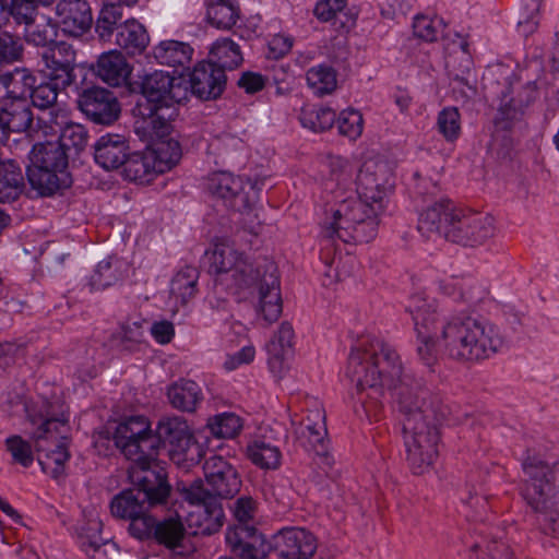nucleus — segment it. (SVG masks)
I'll use <instances>...</instances> for the list:
<instances>
[{"mask_svg": "<svg viewBox=\"0 0 559 559\" xmlns=\"http://www.w3.org/2000/svg\"><path fill=\"white\" fill-rule=\"evenodd\" d=\"M346 376L355 382L361 402L369 412L384 396V388L397 412L403 416V437L406 460L414 474L420 475L432 465L438 455L439 424L445 419L448 407L432 393L421 378L403 370L400 357L382 340L365 337L348 356Z\"/></svg>", "mask_w": 559, "mask_h": 559, "instance_id": "nucleus-1", "label": "nucleus"}, {"mask_svg": "<svg viewBox=\"0 0 559 559\" xmlns=\"http://www.w3.org/2000/svg\"><path fill=\"white\" fill-rule=\"evenodd\" d=\"M131 92L140 93L141 98L132 109L135 118V134L146 135L150 130L165 132L169 121L179 115V104L186 96L179 78L163 71L145 74L140 81L129 83Z\"/></svg>", "mask_w": 559, "mask_h": 559, "instance_id": "nucleus-2", "label": "nucleus"}, {"mask_svg": "<svg viewBox=\"0 0 559 559\" xmlns=\"http://www.w3.org/2000/svg\"><path fill=\"white\" fill-rule=\"evenodd\" d=\"M417 228L426 238L442 236L450 242L472 248L481 246L495 234L491 216L457 207L449 199L427 206L419 214Z\"/></svg>", "mask_w": 559, "mask_h": 559, "instance_id": "nucleus-3", "label": "nucleus"}, {"mask_svg": "<svg viewBox=\"0 0 559 559\" xmlns=\"http://www.w3.org/2000/svg\"><path fill=\"white\" fill-rule=\"evenodd\" d=\"M131 488L121 490L110 501V512L129 522L128 533L136 539L151 519L152 508L167 503L171 492L166 472L160 468L129 469Z\"/></svg>", "mask_w": 559, "mask_h": 559, "instance_id": "nucleus-4", "label": "nucleus"}, {"mask_svg": "<svg viewBox=\"0 0 559 559\" xmlns=\"http://www.w3.org/2000/svg\"><path fill=\"white\" fill-rule=\"evenodd\" d=\"M203 469L210 489L204 487L201 479H197L185 489V499L190 504L203 508L205 523L201 525V533L212 535L223 526L225 518L221 499L234 498L240 491L242 481L236 467L221 454L207 457Z\"/></svg>", "mask_w": 559, "mask_h": 559, "instance_id": "nucleus-5", "label": "nucleus"}, {"mask_svg": "<svg viewBox=\"0 0 559 559\" xmlns=\"http://www.w3.org/2000/svg\"><path fill=\"white\" fill-rule=\"evenodd\" d=\"M440 342L449 357L457 361L487 359L503 345V338L496 325L485 319L464 314L447 321Z\"/></svg>", "mask_w": 559, "mask_h": 559, "instance_id": "nucleus-6", "label": "nucleus"}, {"mask_svg": "<svg viewBox=\"0 0 559 559\" xmlns=\"http://www.w3.org/2000/svg\"><path fill=\"white\" fill-rule=\"evenodd\" d=\"M26 178L39 197L47 198L62 193L71 187L69 153L55 141L39 142L33 145L28 155Z\"/></svg>", "mask_w": 559, "mask_h": 559, "instance_id": "nucleus-7", "label": "nucleus"}, {"mask_svg": "<svg viewBox=\"0 0 559 559\" xmlns=\"http://www.w3.org/2000/svg\"><path fill=\"white\" fill-rule=\"evenodd\" d=\"M524 474L521 495L538 513L556 522L559 520V462L548 464L538 455L530 454L522 461Z\"/></svg>", "mask_w": 559, "mask_h": 559, "instance_id": "nucleus-8", "label": "nucleus"}, {"mask_svg": "<svg viewBox=\"0 0 559 559\" xmlns=\"http://www.w3.org/2000/svg\"><path fill=\"white\" fill-rule=\"evenodd\" d=\"M153 452L166 454L177 465L191 466L201 456V449L187 420L180 416H164L152 429Z\"/></svg>", "mask_w": 559, "mask_h": 559, "instance_id": "nucleus-9", "label": "nucleus"}, {"mask_svg": "<svg viewBox=\"0 0 559 559\" xmlns=\"http://www.w3.org/2000/svg\"><path fill=\"white\" fill-rule=\"evenodd\" d=\"M112 439L120 452L133 462L129 469L152 468V463L157 461L151 425L144 416H130L119 423Z\"/></svg>", "mask_w": 559, "mask_h": 559, "instance_id": "nucleus-10", "label": "nucleus"}, {"mask_svg": "<svg viewBox=\"0 0 559 559\" xmlns=\"http://www.w3.org/2000/svg\"><path fill=\"white\" fill-rule=\"evenodd\" d=\"M207 190L223 200L226 207L239 212H250L259 200L258 182L245 180L228 171H218L209 178Z\"/></svg>", "mask_w": 559, "mask_h": 559, "instance_id": "nucleus-11", "label": "nucleus"}, {"mask_svg": "<svg viewBox=\"0 0 559 559\" xmlns=\"http://www.w3.org/2000/svg\"><path fill=\"white\" fill-rule=\"evenodd\" d=\"M78 108L92 122L110 126L118 120L121 107L116 95L102 86L83 87L78 93Z\"/></svg>", "mask_w": 559, "mask_h": 559, "instance_id": "nucleus-12", "label": "nucleus"}, {"mask_svg": "<svg viewBox=\"0 0 559 559\" xmlns=\"http://www.w3.org/2000/svg\"><path fill=\"white\" fill-rule=\"evenodd\" d=\"M145 526V531H141L136 537L138 540L152 542L176 554L183 555L181 549L186 546L189 533L178 513L162 519L152 515Z\"/></svg>", "mask_w": 559, "mask_h": 559, "instance_id": "nucleus-13", "label": "nucleus"}, {"mask_svg": "<svg viewBox=\"0 0 559 559\" xmlns=\"http://www.w3.org/2000/svg\"><path fill=\"white\" fill-rule=\"evenodd\" d=\"M45 79L56 82L61 87L76 85V51L67 41L55 43L41 53Z\"/></svg>", "mask_w": 559, "mask_h": 559, "instance_id": "nucleus-14", "label": "nucleus"}, {"mask_svg": "<svg viewBox=\"0 0 559 559\" xmlns=\"http://www.w3.org/2000/svg\"><path fill=\"white\" fill-rule=\"evenodd\" d=\"M357 193L362 200L383 209V199L393 188V173L385 162L364 163L356 179Z\"/></svg>", "mask_w": 559, "mask_h": 559, "instance_id": "nucleus-15", "label": "nucleus"}, {"mask_svg": "<svg viewBox=\"0 0 559 559\" xmlns=\"http://www.w3.org/2000/svg\"><path fill=\"white\" fill-rule=\"evenodd\" d=\"M229 551L238 559H266L271 542L252 524H235L225 534Z\"/></svg>", "mask_w": 559, "mask_h": 559, "instance_id": "nucleus-16", "label": "nucleus"}, {"mask_svg": "<svg viewBox=\"0 0 559 559\" xmlns=\"http://www.w3.org/2000/svg\"><path fill=\"white\" fill-rule=\"evenodd\" d=\"M271 551L282 559H311L317 551V537L302 527H284L272 536Z\"/></svg>", "mask_w": 559, "mask_h": 559, "instance_id": "nucleus-17", "label": "nucleus"}, {"mask_svg": "<svg viewBox=\"0 0 559 559\" xmlns=\"http://www.w3.org/2000/svg\"><path fill=\"white\" fill-rule=\"evenodd\" d=\"M173 121L165 132L159 129L150 130L148 134H136L141 141L147 143V148L154 157V163L159 174H164L175 167L182 157L179 141L171 136L174 132Z\"/></svg>", "mask_w": 559, "mask_h": 559, "instance_id": "nucleus-18", "label": "nucleus"}, {"mask_svg": "<svg viewBox=\"0 0 559 559\" xmlns=\"http://www.w3.org/2000/svg\"><path fill=\"white\" fill-rule=\"evenodd\" d=\"M263 267L264 272L259 285L257 311L264 321L273 323L278 320L283 311L281 282L277 267L273 262H266Z\"/></svg>", "mask_w": 559, "mask_h": 559, "instance_id": "nucleus-19", "label": "nucleus"}, {"mask_svg": "<svg viewBox=\"0 0 559 559\" xmlns=\"http://www.w3.org/2000/svg\"><path fill=\"white\" fill-rule=\"evenodd\" d=\"M57 23L71 36L80 37L93 26V13L87 0H57Z\"/></svg>", "mask_w": 559, "mask_h": 559, "instance_id": "nucleus-20", "label": "nucleus"}, {"mask_svg": "<svg viewBox=\"0 0 559 559\" xmlns=\"http://www.w3.org/2000/svg\"><path fill=\"white\" fill-rule=\"evenodd\" d=\"M226 73L213 63L203 60L195 64L190 74V88L201 100L217 99L226 87Z\"/></svg>", "mask_w": 559, "mask_h": 559, "instance_id": "nucleus-21", "label": "nucleus"}, {"mask_svg": "<svg viewBox=\"0 0 559 559\" xmlns=\"http://www.w3.org/2000/svg\"><path fill=\"white\" fill-rule=\"evenodd\" d=\"M94 159L102 168L115 170L122 166L126 157L130 154V142L117 133H106L102 135L93 145Z\"/></svg>", "mask_w": 559, "mask_h": 559, "instance_id": "nucleus-22", "label": "nucleus"}, {"mask_svg": "<svg viewBox=\"0 0 559 559\" xmlns=\"http://www.w3.org/2000/svg\"><path fill=\"white\" fill-rule=\"evenodd\" d=\"M411 312L416 335L427 337H438L442 334V328L447 324L440 314L437 312L436 307L428 302L420 296H413L407 306Z\"/></svg>", "mask_w": 559, "mask_h": 559, "instance_id": "nucleus-23", "label": "nucleus"}, {"mask_svg": "<svg viewBox=\"0 0 559 559\" xmlns=\"http://www.w3.org/2000/svg\"><path fill=\"white\" fill-rule=\"evenodd\" d=\"M93 70L103 82L116 87L129 85L132 67L120 51L110 50L99 56Z\"/></svg>", "mask_w": 559, "mask_h": 559, "instance_id": "nucleus-24", "label": "nucleus"}, {"mask_svg": "<svg viewBox=\"0 0 559 559\" xmlns=\"http://www.w3.org/2000/svg\"><path fill=\"white\" fill-rule=\"evenodd\" d=\"M0 112L9 134L27 131L33 124V112L27 99L3 97L0 100Z\"/></svg>", "mask_w": 559, "mask_h": 559, "instance_id": "nucleus-25", "label": "nucleus"}, {"mask_svg": "<svg viewBox=\"0 0 559 559\" xmlns=\"http://www.w3.org/2000/svg\"><path fill=\"white\" fill-rule=\"evenodd\" d=\"M115 43L130 56L141 55L150 43L148 33L135 19H126L115 35Z\"/></svg>", "mask_w": 559, "mask_h": 559, "instance_id": "nucleus-26", "label": "nucleus"}, {"mask_svg": "<svg viewBox=\"0 0 559 559\" xmlns=\"http://www.w3.org/2000/svg\"><path fill=\"white\" fill-rule=\"evenodd\" d=\"M166 395L174 408L188 413L194 412L203 400L200 385L195 381L185 378L168 385Z\"/></svg>", "mask_w": 559, "mask_h": 559, "instance_id": "nucleus-27", "label": "nucleus"}, {"mask_svg": "<svg viewBox=\"0 0 559 559\" xmlns=\"http://www.w3.org/2000/svg\"><path fill=\"white\" fill-rule=\"evenodd\" d=\"M127 274V262L117 255H109L97 264L88 284L92 290H103L123 281Z\"/></svg>", "mask_w": 559, "mask_h": 559, "instance_id": "nucleus-28", "label": "nucleus"}, {"mask_svg": "<svg viewBox=\"0 0 559 559\" xmlns=\"http://www.w3.org/2000/svg\"><path fill=\"white\" fill-rule=\"evenodd\" d=\"M121 167H123L124 179L138 183H148L159 174L147 146L143 151L130 150Z\"/></svg>", "mask_w": 559, "mask_h": 559, "instance_id": "nucleus-29", "label": "nucleus"}, {"mask_svg": "<svg viewBox=\"0 0 559 559\" xmlns=\"http://www.w3.org/2000/svg\"><path fill=\"white\" fill-rule=\"evenodd\" d=\"M206 21L217 29L229 31L240 19L238 0H206Z\"/></svg>", "mask_w": 559, "mask_h": 559, "instance_id": "nucleus-30", "label": "nucleus"}, {"mask_svg": "<svg viewBox=\"0 0 559 559\" xmlns=\"http://www.w3.org/2000/svg\"><path fill=\"white\" fill-rule=\"evenodd\" d=\"M123 21V3L120 1L105 2L95 21V33L98 39L111 43Z\"/></svg>", "mask_w": 559, "mask_h": 559, "instance_id": "nucleus-31", "label": "nucleus"}, {"mask_svg": "<svg viewBox=\"0 0 559 559\" xmlns=\"http://www.w3.org/2000/svg\"><path fill=\"white\" fill-rule=\"evenodd\" d=\"M24 176L21 167L12 159H0V203H10L19 199L24 191Z\"/></svg>", "mask_w": 559, "mask_h": 559, "instance_id": "nucleus-32", "label": "nucleus"}, {"mask_svg": "<svg viewBox=\"0 0 559 559\" xmlns=\"http://www.w3.org/2000/svg\"><path fill=\"white\" fill-rule=\"evenodd\" d=\"M28 420L33 425H38L37 429L33 433L35 440V448L38 452L41 451L40 441L55 438L58 435L59 426H67L69 423L68 416L63 413L56 415L50 413L49 407L46 406L44 411L38 413H28Z\"/></svg>", "mask_w": 559, "mask_h": 559, "instance_id": "nucleus-33", "label": "nucleus"}, {"mask_svg": "<svg viewBox=\"0 0 559 559\" xmlns=\"http://www.w3.org/2000/svg\"><path fill=\"white\" fill-rule=\"evenodd\" d=\"M102 528V521L90 520L79 533V545L90 559H100V552H105L106 548L116 547L109 539L103 538Z\"/></svg>", "mask_w": 559, "mask_h": 559, "instance_id": "nucleus-34", "label": "nucleus"}, {"mask_svg": "<svg viewBox=\"0 0 559 559\" xmlns=\"http://www.w3.org/2000/svg\"><path fill=\"white\" fill-rule=\"evenodd\" d=\"M262 276L261 266L253 267L251 263L243 260L238 262V265L234 267L231 273H227V276L223 277V282L219 285H225L233 295H240L243 290L254 285L259 286Z\"/></svg>", "mask_w": 559, "mask_h": 559, "instance_id": "nucleus-35", "label": "nucleus"}, {"mask_svg": "<svg viewBox=\"0 0 559 559\" xmlns=\"http://www.w3.org/2000/svg\"><path fill=\"white\" fill-rule=\"evenodd\" d=\"M69 443L70 440L66 436H61L55 449L38 457L41 471L57 481L67 476L66 464L71 457Z\"/></svg>", "mask_w": 559, "mask_h": 559, "instance_id": "nucleus-36", "label": "nucleus"}, {"mask_svg": "<svg viewBox=\"0 0 559 559\" xmlns=\"http://www.w3.org/2000/svg\"><path fill=\"white\" fill-rule=\"evenodd\" d=\"M513 92L512 83L509 78L506 79V85L499 94L500 106L495 119L496 126L502 130H511L513 123L519 121L524 115V108L515 97H511Z\"/></svg>", "mask_w": 559, "mask_h": 559, "instance_id": "nucleus-37", "label": "nucleus"}, {"mask_svg": "<svg viewBox=\"0 0 559 559\" xmlns=\"http://www.w3.org/2000/svg\"><path fill=\"white\" fill-rule=\"evenodd\" d=\"M347 0H319L313 8V15L323 23L333 22L336 25L340 21L337 29L349 31L356 23L354 15L344 12Z\"/></svg>", "mask_w": 559, "mask_h": 559, "instance_id": "nucleus-38", "label": "nucleus"}, {"mask_svg": "<svg viewBox=\"0 0 559 559\" xmlns=\"http://www.w3.org/2000/svg\"><path fill=\"white\" fill-rule=\"evenodd\" d=\"M192 47L182 41L165 40L154 48V57L160 64L169 67H186L190 63Z\"/></svg>", "mask_w": 559, "mask_h": 559, "instance_id": "nucleus-39", "label": "nucleus"}, {"mask_svg": "<svg viewBox=\"0 0 559 559\" xmlns=\"http://www.w3.org/2000/svg\"><path fill=\"white\" fill-rule=\"evenodd\" d=\"M210 56L211 59L207 61L224 72L237 68L242 62L240 47L230 38L217 39L210 50Z\"/></svg>", "mask_w": 559, "mask_h": 559, "instance_id": "nucleus-40", "label": "nucleus"}, {"mask_svg": "<svg viewBox=\"0 0 559 559\" xmlns=\"http://www.w3.org/2000/svg\"><path fill=\"white\" fill-rule=\"evenodd\" d=\"M199 270L192 265H186L179 270L170 283V294L186 305L198 293Z\"/></svg>", "mask_w": 559, "mask_h": 559, "instance_id": "nucleus-41", "label": "nucleus"}, {"mask_svg": "<svg viewBox=\"0 0 559 559\" xmlns=\"http://www.w3.org/2000/svg\"><path fill=\"white\" fill-rule=\"evenodd\" d=\"M209 273L217 276L216 283L221 284L227 273H231L238 262L243 261L235 250L229 247H216L207 257Z\"/></svg>", "mask_w": 559, "mask_h": 559, "instance_id": "nucleus-42", "label": "nucleus"}, {"mask_svg": "<svg viewBox=\"0 0 559 559\" xmlns=\"http://www.w3.org/2000/svg\"><path fill=\"white\" fill-rule=\"evenodd\" d=\"M308 86L318 96L331 94L336 90V71L328 64H319L310 68L306 73Z\"/></svg>", "mask_w": 559, "mask_h": 559, "instance_id": "nucleus-43", "label": "nucleus"}, {"mask_svg": "<svg viewBox=\"0 0 559 559\" xmlns=\"http://www.w3.org/2000/svg\"><path fill=\"white\" fill-rule=\"evenodd\" d=\"M355 224L347 216H338L336 209L333 211L331 219L322 226L321 241L334 242L335 239L344 243H352Z\"/></svg>", "mask_w": 559, "mask_h": 559, "instance_id": "nucleus-44", "label": "nucleus"}, {"mask_svg": "<svg viewBox=\"0 0 559 559\" xmlns=\"http://www.w3.org/2000/svg\"><path fill=\"white\" fill-rule=\"evenodd\" d=\"M248 459L263 469H275L281 464V451L263 440H255L247 447Z\"/></svg>", "mask_w": 559, "mask_h": 559, "instance_id": "nucleus-45", "label": "nucleus"}, {"mask_svg": "<svg viewBox=\"0 0 559 559\" xmlns=\"http://www.w3.org/2000/svg\"><path fill=\"white\" fill-rule=\"evenodd\" d=\"M299 120L305 128L314 132H324L335 123L336 114L329 107H306L301 109Z\"/></svg>", "mask_w": 559, "mask_h": 559, "instance_id": "nucleus-46", "label": "nucleus"}, {"mask_svg": "<svg viewBox=\"0 0 559 559\" xmlns=\"http://www.w3.org/2000/svg\"><path fill=\"white\" fill-rule=\"evenodd\" d=\"M206 427L215 438L233 439L240 433L242 419L235 413L225 412L209 418Z\"/></svg>", "mask_w": 559, "mask_h": 559, "instance_id": "nucleus-47", "label": "nucleus"}, {"mask_svg": "<svg viewBox=\"0 0 559 559\" xmlns=\"http://www.w3.org/2000/svg\"><path fill=\"white\" fill-rule=\"evenodd\" d=\"M542 2L543 0H520L514 19L518 28L524 36H528L537 29Z\"/></svg>", "mask_w": 559, "mask_h": 559, "instance_id": "nucleus-48", "label": "nucleus"}, {"mask_svg": "<svg viewBox=\"0 0 559 559\" xmlns=\"http://www.w3.org/2000/svg\"><path fill=\"white\" fill-rule=\"evenodd\" d=\"M295 333L292 324L287 321L280 325L275 337L267 345L271 355L269 365L273 368L276 364H281L284 356L293 348Z\"/></svg>", "mask_w": 559, "mask_h": 559, "instance_id": "nucleus-49", "label": "nucleus"}, {"mask_svg": "<svg viewBox=\"0 0 559 559\" xmlns=\"http://www.w3.org/2000/svg\"><path fill=\"white\" fill-rule=\"evenodd\" d=\"M8 97L27 99L38 79L26 68H15L8 71Z\"/></svg>", "mask_w": 559, "mask_h": 559, "instance_id": "nucleus-50", "label": "nucleus"}, {"mask_svg": "<svg viewBox=\"0 0 559 559\" xmlns=\"http://www.w3.org/2000/svg\"><path fill=\"white\" fill-rule=\"evenodd\" d=\"M34 87L35 88L31 90L28 98H31L32 104L39 109H48L55 106L59 92L67 88L45 79V75L36 80Z\"/></svg>", "mask_w": 559, "mask_h": 559, "instance_id": "nucleus-51", "label": "nucleus"}, {"mask_svg": "<svg viewBox=\"0 0 559 559\" xmlns=\"http://www.w3.org/2000/svg\"><path fill=\"white\" fill-rule=\"evenodd\" d=\"M305 429L313 450L318 454H323L326 451L325 439L328 435L324 413L316 411L308 414L305 418Z\"/></svg>", "mask_w": 559, "mask_h": 559, "instance_id": "nucleus-52", "label": "nucleus"}, {"mask_svg": "<svg viewBox=\"0 0 559 559\" xmlns=\"http://www.w3.org/2000/svg\"><path fill=\"white\" fill-rule=\"evenodd\" d=\"M88 134L84 126L79 123H67L56 143H60L63 151L78 155L87 144Z\"/></svg>", "mask_w": 559, "mask_h": 559, "instance_id": "nucleus-53", "label": "nucleus"}, {"mask_svg": "<svg viewBox=\"0 0 559 559\" xmlns=\"http://www.w3.org/2000/svg\"><path fill=\"white\" fill-rule=\"evenodd\" d=\"M41 20L43 23L36 21L32 26H25V39L37 47H49L57 43L55 40L56 24L45 16H41Z\"/></svg>", "mask_w": 559, "mask_h": 559, "instance_id": "nucleus-54", "label": "nucleus"}, {"mask_svg": "<svg viewBox=\"0 0 559 559\" xmlns=\"http://www.w3.org/2000/svg\"><path fill=\"white\" fill-rule=\"evenodd\" d=\"M377 209V205L362 200V198H347L340 202L336 207L338 216H347L355 225L366 219Z\"/></svg>", "mask_w": 559, "mask_h": 559, "instance_id": "nucleus-55", "label": "nucleus"}, {"mask_svg": "<svg viewBox=\"0 0 559 559\" xmlns=\"http://www.w3.org/2000/svg\"><path fill=\"white\" fill-rule=\"evenodd\" d=\"M413 34L415 37L432 43L438 39L439 33L445 27L441 17H429L425 14H417L413 21Z\"/></svg>", "mask_w": 559, "mask_h": 559, "instance_id": "nucleus-56", "label": "nucleus"}, {"mask_svg": "<svg viewBox=\"0 0 559 559\" xmlns=\"http://www.w3.org/2000/svg\"><path fill=\"white\" fill-rule=\"evenodd\" d=\"M38 14L35 0H10L8 20L12 17L15 24L32 26Z\"/></svg>", "mask_w": 559, "mask_h": 559, "instance_id": "nucleus-57", "label": "nucleus"}, {"mask_svg": "<svg viewBox=\"0 0 559 559\" xmlns=\"http://www.w3.org/2000/svg\"><path fill=\"white\" fill-rule=\"evenodd\" d=\"M439 132L449 142L455 141L461 134V115L456 107L443 108L437 120Z\"/></svg>", "mask_w": 559, "mask_h": 559, "instance_id": "nucleus-58", "label": "nucleus"}, {"mask_svg": "<svg viewBox=\"0 0 559 559\" xmlns=\"http://www.w3.org/2000/svg\"><path fill=\"white\" fill-rule=\"evenodd\" d=\"M338 133L356 140L362 132V115L356 109L343 110L335 120Z\"/></svg>", "mask_w": 559, "mask_h": 559, "instance_id": "nucleus-59", "label": "nucleus"}, {"mask_svg": "<svg viewBox=\"0 0 559 559\" xmlns=\"http://www.w3.org/2000/svg\"><path fill=\"white\" fill-rule=\"evenodd\" d=\"M5 449L13 457V461L24 467H29L33 464L34 455L33 449L28 441L24 440L19 435H12L4 441Z\"/></svg>", "mask_w": 559, "mask_h": 559, "instance_id": "nucleus-60", "label": "nucleus"}, {"mask_svg": "<svg viewBox=\"0 0 559 559\" xmlns=\"http://www.w3.org/2000/svg\"><path fill=\"white\" fill-rule=\"evenodd\" d=\"M23 56L21 39L9 32L0 29V64L19 61Z\"/></svg>", "mask_w": 559, "mask_h": 559, "instance_id": "nucleus-61", "label": "nucleus"}, {"mask_svg": "<svg viewBox=\"0 0 559 559\" xmlns=\"http://www.w3.org/2000/svg\"><path fill=\"white\" fill-rule=\"evenodd\" d=\"M382 210L383 209L377 207L368 215V217H366V219H362L361 223H357L355 225L352 242H369L376 237L379 225L378 215Z\"/></svg>", "mask_w": 559, "mask_h": 559, "instance_id": "nucleus-62", "label": "nucleus"}, {"mask_svg": "<svg viewBox=\"0 0 559 559\" xmlns=\"http://www.w3.org/2000/svg\"><path fill=\"white\" fill-rule=\"evenodd\" d=\"M417 336V355L419 360L427 367L431 368L437 362L436 342L438 337H427L423 335Z\"/></svg>", "mask_w": 559, "mask_h": 559, "instance_id": "nucleus-63", "label": "nucleus"}, {"mask_svg": "<svg viewBox=\"0 0 559 559\" xmlns=\"http://www.w3.org/2000/svg\"><path fill=\"white\" fill-rule=\"evenodd\" d=\"M233 511L237 524H249L254 518L257 502L249 496L239 497L234 503Z\"/></svg>", "mask_w": 559, "mask_h": 559, "instance_id": "nucleus-64", "label": "nucleus"}]
</instances>
